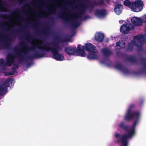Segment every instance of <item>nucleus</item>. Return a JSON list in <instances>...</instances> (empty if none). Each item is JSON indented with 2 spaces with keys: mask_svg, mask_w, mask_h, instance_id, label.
I'll return each mask as SVG.
<instances>
[{
  "mask_svg": "<svg viewBox=\"0 0 146 146\" xmlns=\"http://www.w3.org/2000/svg\"><path fill=\"white\" fill-rule=\"evenodd\" d=\"M17 73V72L16 70H13L11 71L5 73L4 75L5 76H8L12 75H14Z\"/></svg>",
  "mask_w": 146,
  "mask_h": 146,
  "instance_id": "b1692460",
  "label": "nucleus"
},
{
  "mask_svg": "<svg viewBox=\"0 0 146 146\" xmlns=\"http://www.w3.org/2000/svg\"><path fill=\"white\" fill-rule=\"evenodd\" d=\"M127 60L131 62L135 63L137 61L136 58L133 56H131L127 57Z\"/></svg>",
  "mask_w": 146,
  "mask_h": 146,
  "instance_id": "4be33fe9",
  "label": "nucleus"
},
{
  "mask_svg": "<svg viewBox=\"0 0 146 146\" xmlns=\"http://www.w3.org/2000/svg\"><path fill=\"white\" fill-rule=\"evenodd\" d=\"M141 72H142V71H143V70H141Z\"/></svg>",
  "mask_w": 146,
  "mask_h": 146,
  "instance_id": "6e6d98bb",
  "label": "nucleus"
},
{
  "mask_svg": "<svg viewBox=\"0 0 146 146\" xmlns=\"http://www.w3.org/2000/svg\"><path fill=\"white\" fill-rule=\"evenodd\" d=\"M81 45L78 44L77 46V49H75L76 53L78 56H80L82 57L84 56L85 54V52L84 51V50L81 48Z\"/></svg>",
  "mask_w": 146,
  "mask_h": 146,
  "instance_id": "4468645a",
  "label": "nucleus"
},
{
  "mask_svg": "<svg viewBox=\"0 0 146 146\" xmlns=\"http://www.w3.org/2000/svg\"><path fill=\"white\" fill-rule=\"evenodd\" d=\"M38 45L37 46V47L38 49H42L41 51L34 52L33 54L28 56L27 58L28 60L32 59L34 58H41L44 56L45 52H48L50 50L53 53L56 50L54 47H50L48 44H44L43 46L44 48H41L40 45Z\"/></svg>",
  "mask_w": 146,
  "mask_h": 146,
  "instance_id": "f03ea898",
  "label": "nucleus"
},
{
  "mask_svg": "<svg viewBox=\"0 0 146 146\" xmlns=\"http://www.w3.org/2000/svg\"><path fill=\"white\" fill-rule=\"evenodd\" d=\"M55 11V9L54 8H52L51 10V12H54Z\"/></svg>",
  "mask_w": 146,
  "mask_h": 146,
  "instance_id": "a18cd8bd",
  "label": "nucleus"
},
{
  "mask_svg": "<svg viewBox=\"0 0 146 146\" xmlns=\"http://www.w3.org/2000/svg\"><path fill=\"white\" fill-rule=\"evenodd\" d=\"M98 3H99V5H103L104 4V1L103 0H101L99 1Z\"/></svg>",
  "mask_w": 146,
  "mask_h": 146,
  "instance_id": "ea45409f",
  "label": "nucleus"
},
{
  "mask_svg": "<svg viewBox=\"0 0 146 146\" xmlns=\"http://www.w3.org/2000/svg\"><path fill=\"white\" fill-rule=\"evenodd\" d=\"M133 41H131V43H129L126 48V50L129 52H132L133 49Z\"/></svg>",
  "mask_w": 146,
  "mask_h": 146,
  "instance_id": "412c9836",
  "label": "nucleus"
},
{
  "mask_svg": "<svg viewBox=\"0 0 146 146\" xmlns=\"http://www.w3.org/2000/svg\"><path fill=\"white\" fill-rule=\"evenodd\" d=\"M84 5H82V9L80 10L79 12L75 16V18L74 20L70 23V26L72 28H76L79 25L77 21L76 20L79 18H81L82 17L83 14L84 12Z\"/></svg>",
  "mask_w": 146,
  "mask_h": 146,
  "instance_id": "0eeeda50",
  "label": "nucleus"
},
{
  "mask_svg": "<svg viewBox=\"0 0 146 146\" xmlns=\"http://www.w3.org/2000/svg\"><path fill=\"white\" fill-rule=\"evenodd\" d=\"M36 21V22H35L33 24L32 23L33 27H36L38 24L40 23V22L38 21ZM28 23L29 24H32L31 21H28Z\"/></svg>",
  "mask_w": 146,
  "mask_h": 146,
  "instance_id": "7c9ffc66",
  "label": "nucleus"
},
{
  "mask_svg": "<svg viewBox=\"0 0 146 146\" xmlns=\"http://www.w3.org/2000/svg\"><path fill=\"white\" fill-rule=\"evenodd\" d=\"M64 51L68 55H74L76 53L75 49L70 46L66 47L64 49Z\"/></svg>",
  "mask_w": 146,
  "mask_h": 146,
  "instance_id": "dca6fc26",
  "label": "nucleus"
},
{
  "mask_svg": "<svg viewBox=\"0 0 146 146\" xmlns=\"http://www.w3.org/2000/svg\"><path fill=\"white\" fill-rule=\"evenodd\" d=\"M107 11L104 9H101L100 10L96 9V10L95 15L97 17H102L106 15Z\"/></svg>",
  "mask_w": 146,
  "mask_h": 146,
  "instance_id": "2eb2a0df",
  "label": "nucleus"
},
{
  "mask_svg": "<svg viewBox=\"0 0 146 146\" xmlns=\"http://www.w3.org/2000/svg\"><path fill=\"white\" fill-rule=\"evenodd\" d=\"M59 17L62 19H63L65 21H67V20H68V19L65 16H64V15H62V14H61V15H60L59 16Z\"/></svg>",
  "mask_w": 146,
  "mask_h": 146,
  "instance_id": "f704fd0d",
  "label": "nucleus"
},
{
  "mask_svg": "<svg viewBox=\"0 0 146 146\" xmlns=\"http://www.w3.org/2000/svg\"><path fill=\"white\" fill-rule=\"evenodd\" d=\"M40 16L42 17H48V16L43 14H40Z\"/></svg>",
  "mask_w": 146,
  "mask_h": 146,
  "instance_id": "37998d69",
  "label": "nucleus"
},
{
  "mask_svg": "<svg viewBox=\"0 0 146 146\" xmlns=\"http://www.w3.org/2000/svg\"><path fill=\"white\" fill-rule=\"evenodd\" d=\"M1 15V17H3V15Z\"/></svg>",
  "mask_w": 146,
  "mask_h": 146,
  "instance_id": "3c124183",
  "label": "nucleus"
},
{
  "mask_svg": "<svg viewBox=\"0 0 146 146\" xmlns=\"http://www.w3.org/2000/svg\"><path fill=\"white\" fill-rule=\"evenodd\" d=\"M23 19V17H19V19Z\"/></svg>",
  "mask_w": 146,
  "mask_h": 146,
  "instance_id": "09e8293b",
  "label": "nucleus"
},
{
  "mask_svg": "<svg viewBox=\"0 0 146 146\" xmlns=\"http://www.w3.org/2000/svg\"><path fill=\"white\" fill-rule=\"evenodd\" d=\"M19 31V30H16V31H15V32H18Z\"/></svg>",
  "mask_w": 146,
  "mask_h": 146,
  "instance_id": "8fccbe9b",
  "label": "nucleus"
},
{
  "mask_svg": "<svg viewBox=\"0 0 146 146\" xmlns=\"http://www.w3.org/2000/svg\"><path fill=\"white\" fill-rule=\"evenodd\" d=\"M25 6L27 7V9L28 10L30 9L31 7L29 6H28V5L27 4L25 5Z\"/></svg>",
  "mask_w": 146,
  "mask_h": 146,
  "instance_id": "de8ad7c7",
  "label": "nucleus"
},
{
  "mask_svg": "<svg viewBox=\"0 0 146 146\" xmlns=\"http://www.w3.org/2000/svg\"><path fill=\"white\" fill-rule=\"evenodd\" d=\"M135 27L131 23L123 24L121 27L120 29V32L125 34L129 33L130 30H134Z\"/></svg>",
  "mask_w": 146,
  "mask_h": 146,
  "instance_id": "6e6552de",
  "label": "nucleus"
},
{
  "mask_svg": "<svg viewBox=\"0 0 146 146\" xmlns=\"http://www.w3.org/2000/svg\"><path fill=\"white\" fill-rule=\"evenodd\" d=\"M123 66H124L119 63L117 64L115 66V67L116 68L121 70Z\"/></svg>",
  "mask_w": 146,
  "mask_h": 146,
  "instance_id": "c756f323",
  "label": "nucleus"
},
{
  "mask_svg": "<svg viewBox=\"0 0 146 146\" xmlns=\"http://www.w3.org/2000/svg\"><path fill=\"white\" fill-rule=\"evenodd\" d=\"M0 26H2L4 28H5L6 26L5 25H3L1 22H0Z\"/></svg>",
  "mask_w": 146,
  "mask_h": 146,
  "instance_id": "c03bdc74",
  "label": "nucleus"
},
{
  "mask_svg": "<svg viewBox=\"0 0 146 146\" xmlns=\"http://www.w3.org/2000/svg\"><path fill=\"white\" fill-rule=\"evenodd\" d=\"M119 23L120 24H122L123 22V21L122 20H120L119 21Z\"/></svg>",
  "mask_w": 146,
  "mask_h": 146,
  "instance_id": "49530a36",
  "label": "nucleus"
},
{
  "mask_svg": "<svg viewBox=\"0 0 146 146\" xmlns=\"http://www.w3.org/2000/svg\"><path fill=\"white\" fill-rule=\"evenodd\" d=\"M26 36L25 37V39L27 40L30 41L33 40H36V38H35L31 37L30 36L28 33H26Z\"/></svg>",
  "mask_w": 146,
  "mask_h": 146,
  "instance_id": "bb28decb",
  "label": "nucleus"
},
{
  "mask_svg": "<svg viewBox=\"0 0 146 146\" xmlns=\"http://www.w3.org/2000/svg\"><path fill=\"white\" fill-rule=\"evenodd\" d=\"M87 16H85L84 17V19H87Z\"/></svg>",
  "mask_w": 146,
  "mask_h": 146,
  "instance_id": "603ef678",
  "label": "nucleus"
},
{
  "mask_svg": "<svg viewBox=\"0 0 146 146\" xmlns=\"http://www.w3.org/2000/svg\"><path fill=\"white\" fill-rule=\"evenodd\" d=\"M48 13H50V12H48Z\"/></svg>",
  "mask_w": 146,
  "mask_h": 146,
  "instance_id": "13d9d810",
  "label": "nucleus"
},
{
  "mask_svg": "<svg viewBox=\"0 0 146 146\" xmlns=\"http://www.w3.org/2000/svg\"><path fill=\"white\" fill-rule=\"evenodd\" d=\"M2 36L0 35V38L3 40L6 41L4 44V46L6 48H9L10 46L9 42L11 40V38L9 36H7L3 34Z\"/></svg>",
  "mask_w": 146,
  "mask_h": 146,
  "instance_id": "9d476101",
  "label": "nucleus"
},
{
  "mask_svg": "<svg viewBox=\"0 0 146 146\" xmlns=\"http://www.w3.org/2000/svg\"><path fill=\"white\" fill-rule=\"evenodd\" d=\"M87 57L90 60L98 59V56L97 54L93 53L89 54Z\"/></svg>",
  "mask_w": 146,
  "mask_h": 146,
  "instance_id": "aec40b11",
  "label": "nucleus"
},
{
  "mask_svg": "<svg viewBox=\"0 0 146 146\" xmlns=\"http://www.w3.org/2000/svg\"><path fill=\"white\" fill-rule=\"evenodd\" d=\"M121 7H122V5L121 4L116 5L114 9V11L117 14L119 15L121 13Z\"/></svg>",
  "mask_w": 146,
  "mask_h": 146,
  "instance_id": "6ab92c4d",
  "label": "nucleus"
},
{
  "mask_svg": "<svg viewBox=\"0 0 146 146\" xmlns=\"http://www.w3.org/2000/svg\"><path fill=\"white\" fill-rule=\"evenodd\" d=\"M116 54L118 56H119L121 55L122 53L120 51H118L116 52Z\"/></svg>",
  "mask_w": 146,
  "mask_h": 146,
  "instance_id": "a19ab883",
  "label": "nucleus"
},
{
  "mask_svg": "<svg viewBox=\"0 0 146 146\" xmlns=\"http://www.w3.org/2000/svg\"><path fill=\"white\" fill-rule=\"evenodd\" d=\"M15 59V56L12 53L8 54L7 55L6 63L8 66H11L12 64Z\"/></svg>",
  "mask_w": 146,
  "mask_h": 146,
  "instance_id": "f8f14e48",
  "label": "nucleus"
},
{
  "mask_svg": "<svg viewBox=\"0 0 146 146\" xmlns=\"http://www.w3.org/2000/svg\"><path fill=\"white\" fill-rule=\"evenodd\" d=\"M140 116V113L139 111H135L132 113L131 111L127 110L124 117V119L127 121H130L132 119H134V121L131 128L129 129V126L125 124L123 121L120 122L118 124V126L120 129L126 131L135 133L136 126L139 121Z\"/></svg>",
  "mask_w": 146,
  "mask_h": 146,
  "instance_id": "f257e3e1",
  "label": "nucleus"
},
{
  "mask_svg": "<svg viewBox=\"0 0 146 146\" xmlns=\"http://www.w3.org/2000/svg\"><path fill=\"white\" fill-rule=\"evenodd\" d=\"M4 60L2 58H1L0 59V64H3L4 63Z\"/></svg>",
  "mask_w": 146,
  "mask_h": 146,
  "instance_id": "79ce46f5",
  "label": "nucleus"
},
{
  "mask_svg": "<svg viewBox=\"0 0 146 146\" xmlns=\"http://www.w3.org/2000/svg\"><path fill=\"white\" fill-rule=\"evenodd\" d=\"M140 60L144 68L146 70V58L143 57H141Z\"/></svg>",
  "mask_w": 146,
  "mask_h": 146,
  "instance_id": "a878e982",
  "label": "nucleus"
},
{
  "mask_svg": "<svg viewBox=\"0 0 146 146\" xmlns=\"http://www.w3.org/2000/svg\"><path fill=\"white\" fill-rule=\"evenodd\" d=\"M101 52L104 56L107 57L109 56L112 54L111 51L107 48H102L101 50Z\"/></svg>",
  "mask_w": 146,
  "mask_h": 146,
  "instance_id": "a211bd4d",
  "label": "nucleus"
},
{
  "mask_svg": "<svg viewBox=\"0 0 146 146\" xmlns=\"http://www.w3.org/2000/svg\"><path fill=\"white\" fill-rule=\"evenodd\" d=\"M53 44L55 46L56 48H55L58 52V51H60L62 50V48L58 44V43L53 42Z\"/></svg>",
  "mask_w": 146,
  "mask_h": 146,
  "instance_id": "5701e85b",
  "label": "nucleus"
},
{
  "mask_svg": "<svg viewBox=\"0 0 146 146\" xmlns=\"http://www.w3.org/2000/svg\"><path fill=\"white\" fill-rule=\"evenodd\" d=\"M18 67V65L16 64H14L13 65L12 69L13 70H16Z\"/></svg>",
  "mask_w": 146,
  "mask_h": 146,
  "instance_id": "4c0bfd02",
  "label": "nucleus"
},
{
  "mask_svg": "<svg viewBox=\"0 0 146 146\" xmlns=\"http://www.w3.org/2000/svg\"><path fill=\"white\" fill-rule=\"evenodd\" d=\"M143 22L146 23V15H145L143 16Z\"/></svg>",
  "mask_w": 146,
  "mask_h": 146,
  "instance_id": "58836bf2",
  "label": "nucleus"
},
{
  "mask_svg": "<svg viewBox=\"0 0 146 146\" xmlns=\"http://www.w3.org/2000/svg\"><path fill=\"white\" fill-rule=\"evenodd\" d=\"M19 13L20 11L18 9H16L13 11L10 15H9V17H12V15H14L15 13Z\"/></svg>",
  "mask_w": 146,
  "mask_h": 146,
  "instance_id": "473e14b6",
  "label": "nucleus"
},
{
  "mask_svg": "<svg viewBox=\"0 0 146 146\" xmlns=\"http://www.w3.org/2000/svg\"><path fill=\"white\" fill-rule=\"evenodd\" d=\"M25 27H27L26 26H25Z\"/></svg>",
  "mask_w": 146,
  "mask_h": 146,
  "instance_id": "bf43d9fd",
  "label": "nucleus"
},
{
  "mask_svg": "<svg viewBox=\"0 0 146 146\" xmlns=\"http://www.w3.org/2000/svg\"><path fill=\"white\" fill-rule=\"evenodd\" d=\"M145 40V38L143 35H139L134 37V44L138 47V51L142 50V46Z\"/></svg>",
  "mask_w": 146,
  "mask_h": 146,
  "instance_id": "39448f33",
  "label": "nucleus"
},
{
  "mask_svg": "<svg viewBox=\"0 0 146 146\" xmlns=\"http://www.w3.org/2000/svg\"><path fill=\"white\" fill-rule=\"evenodd\" d=\"M143 100H142V103H143Z\"/></svg>",
  "mask_w": 146,
  "mask_h": 146,
  "instance_id": "4d7b16f0",
  "label": "nucleus"
},
{
  "mask_svg": "<svg viewBox=\"0 0 146 146\" xmlns=\"http://www.w3.org/2000/svg\"><path fill=\"white\" fill-rule=\"evenodd\" d=\"M55 38L56 40H58V42H66L68 41V40L66 38H60L58 36L55 37Z\"/></svg>",
  "mask_w": 146,
  "mask_h": 146,
  "instance_id": "393cba45",
  "label": "nucleus"
},
{
  "mask_svg": "<svg viewBox=\"0 0 146 146\" xmlns=\"http://www.w3.org/2000/svg\"><path fill=\"white\" fill-rule=\"evenodd\" d=\"M53 54L54 58L57 60L62 61L64 58V56L60 54L59 52H58L56 50H55Z\"/></svg>",
  "mask_w": 146,
  "mask_h": 146,
  "instance_id": "ddd939ff",
  "label": "nucleus"
},
{
  "mask_svg": "<svg viewBox=\"0 0 146 146\" xmlns=\"http://www.w3.org/2000/svg\"><path fill=\"white\" fill-rule=\"evenodd\" d=\"M135 105L133 104H131L129 106L128 110L131 111H132V109L135 108Z\"/></svg>",
  "mask_w": 146,
  "mask_h": 146,
  "instance_id": "72a5a7b5",
  "label": "nucleus"
},
{
  "mask_svg": "<svg viewBox=\"0 0 146 146\" xmlns=\"http://www.w3.org/2000/svg\"><path fill=\"white\" fill-rule=\"evenodd\" d=\"M125 42L124 41H122L121 42V49L124 48L125 47Z\"/></svg>",
  "mask_w": 146,
  "mask_h": 146,
  "instance_id": "e433bc0d",
  "label": "nucleus"
},
{
  "mask_svg": "<svg viewBox=\"0 0 146 146\" xmlns=\"http://www.w3.org/2000/svg\"><path fill=\"white\" fill-rule=\"evenodd\" d=\"M121 42L119 41H117L116 42V46L115 48L116 49L119 50L121 49Z\"/></svg>",
  "mask_w": 146,
  "mask_h": 146,
  "instance_id": "c85d7f7f",
  "label": "nucleus"
},
{
  "mask_svg": "<svg viewBox=\"0 0 146 146\" xmlns=\"http://www.w3.org/2000/svg\"><path fill=\"white\" fill-rule=\"evenodd\" d=\"M131 21L133 25L137 26H141L143 23V20L142 19L135 17L132 18Z\"/></svg>",
  "mask_w": 146,
  "mask_h": 146,
  "instance_id": "9b49d317",
  "label": "nucleus"
},
{
  "mask_svg": "<svg viewBox=\"0 0 146 146\" xmlns=\"http://www.w3.org/2000/svg\"><path fill=\"white\" fill-rule=\"evenodd\" d=\"M95 37L96 41L99 42H102L104 38V35L102 33L99 32L95 35Z\"/></svg>",
  "mask_w": 146,
  "mask_h": 146,
  "instance_id": "f3484780",
  "label": "nucleus"
},
{
  "mask_svg": "<svg viewBox=\"0 0 146 146\" xmlns=\"http://www.w3.org/2000/svg\"><path fill=\"white\" fill-rule=\"evenodd\" d=\"M121 71H122L125 74H127L129 73V71L128 69L124 66L123 67Z\"/></svg>",
  "mask_w": 146,
  "mask_h": 146,
  "instance_id": "2f4dec72",
  "label": "nucleus"
},
{
  "mask_svg": "<svg viewBox=\"0 0 146 146\" xmlns=\"http://www.w3.org/2000/svg\"><path fill=\"white\" fill-rule=\"evenodd\" d=\"M99 5V3H98V2H95L93 3L92 4H91L90 6L91 7H93L95 6H97Z\"/></svg>",
  "mask_w": 146,
  "mask_h": 146,
  "instance_id": "c9c22d12",
  "label": "nucleus"
},
{
  "mask_svg": "<svg viewBox=\"0 0 146 146\" xmlns=\"http://www.w3.org/2000/svg\"><path fill=\"white\" fill-rule=\"evenodd\" d=\"M124 3L133 11L136 12L141 11L143 5V2L141 0H136L135 2H131L129 0H125Z\"/></svg>",
  "mask_w": 146,
  "mask_h": 146,
  "instance_id": "20e7f679",
  "label": "nucleus"
},
{
  "mask_svg": "<svg viewBox=\"0 0 146 146\" xmlns=\"http://www.w3.org/2000/svg\"><path fill=\"white\" fill-rule=\"evenodd\" d=\"M83 50L88 51H90L92 52L96 53L98 52L96 49V47L92 44L88 43L86 44L85 46H82Z\"/></svg>",
  "mask_w": 146,
  "mask_h": 146,
  "instance_id": "1a4fd4ad",
  "label": "nucleus"
},
{
  "mask_svg": "<svg viewBox=\"0 0 146 146\" xmlns=\"http://www.w3.org/2000/svg\"><path fill=\"white\" fill-rule=\"evenodd\" d=\"M20 45L23 48L22 50L20 51H18L17 47H15L14 48L13 51H17L15 54V56L17 57H19L20 58L19 61L20 62H22L25 60L22 53H24L26 54L27 53V50H34L35 49L36 46L35 45H33L31 48H29L27 45L23 41L21 42L20 43Z\"/></svg>",
  "mask_w": 146,
  "mask_h": 146,
  "instance_id": "7ed1b4c3",
  "label": "nucleus"
},
{
  "mask_svg": "<svg viewBox=\"0 0 146 146\" xmlns=\"http://www.w3.org/2000/svg\"><path fill=\"white\" fill-rule=\"evenodd\" d=\"M13 79L10 78L7 80L0 86V95L2 96L4 95L7 92L8 87L10 85L13 86Z\"/></svg>",
  "mask_w": 146,
  "mask_h": 146,
  "instance_id": "423d86ee",
  "label": "nucleus"
},
{
  "mask_svg": "<svg viewBox=\"0 0 146 146\" xmlns=\"http://www.w3.org/2000/svg\"><path fill=\"white\" fill-rule=\"evenodd\" d=\"M2 1L1 0L0 1V5H2V3L1 2Z\"/></svg>",
  "mask_w": 146,
  "mask_h": 146,
  "instance_id": "864d4df0",
  "label": "nucleus"
},
{
  "mask_svg": "<svg viewBox=\"0 0 146 146\" xmlns=\"http://www.w3.org/2000/svg\"><path fill=\"white\" fill-rule=\"evenodd\" d=\"M50 28L48 27H46L44 30L42 31V32L44 34L47 35L49 32Z\"/></svg>",
  "mask_w": 146,
  "mask_h": 146,
  "instance_id": "cd10ccee",
  "label": "nucleus"
},
{
  "mask_svg": "<svg viewBox=\"0 0 146 146\" xmlns=\"http://www.w3.org/2000/svg\"><path fill=\"white\" fill-rule=\"evenodd\" d=\"M19 2H21V0H19Z\"/></svg>",
  "mask_w": 146,
  "mask_h": 146,
  "instance_id": "5fc2aeb1",
  "label": "nucleus"
}]
</instances>
